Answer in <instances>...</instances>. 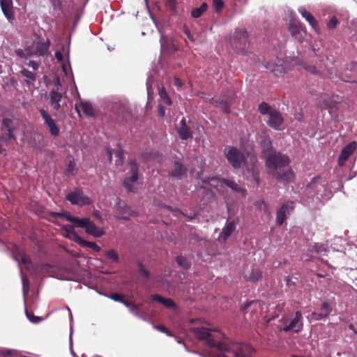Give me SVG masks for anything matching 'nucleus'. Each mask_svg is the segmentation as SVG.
<instances>
[{
  "label": "nucleus",
  "mask_w": 357,
  "mask_h": 357,
  "mask_svg": "<svg viewBox=\"0 0 357 357\" xmlns=\"http://www.w3.org/2000/svg\"><path fill=\"white\" fill-rule=\"evenodd\" d=\"M194 333L197 339L204 340L208 347L215 349L216 357H249L253 351L250 345L232 342L218 330L197 328Z\"/></svg>",
  "instance_id": "f257e3e1"
},
{
  "label": "nucleus",
  "mask_w": 357,
  "mask_h": 357,
  "mask_svg": "<svg viewBox=\"0 0 357 357\" xmlns=\"http://www.w3.org/2000/svg\"><path fill=\"white\" fill-rule=\"evenodd\" d=\"M262 153L266 159V165L268 169V173L275 174L279 181H291L294 179V174L288 167L290 160L288 156L277 153L272 150L270 139L265 137L260 141Z\"/></svg>",
  "instance_id": "f03ea898"
},
{
  "label": "nucleus",
  "mask_w": 357,
  "mask_h": 357,
  "mask_svg": "<svg viewBox=\"0 0 357 357\" xmlns=\"http://www.w3.org/2000/svg\"><path fill=\"white\" fill-rule=\"evenodd\" d=\"M225 155L229 163L235 169H238L243 163L245 164V177L259 183V176L256 166L257 160L255 153H249L245 157L244 153H241L236 148L228 146L225 149Z\"/></svg>",
  "instance_id": "7ed1b4c3"
},
{
  "label": "nucleus",
  "mask_w": 357,
  "mask_h": 357,
  "mask_svg": "<svg viewBox=\"0 0 357 357\" xmlns=\"http://www.w3.org/2000/svg\"><path fill=\"white\" fill-rule=\"evenodd\" d=\"M248 41V33L243 29L235 30L230 35L229 43L235 49H243L246 46Z\"/></svg>",
  "instance_id": "20e7f679"
},
{
  "label": "nucleus",
  "mask_w": 357,
  "mask_h": 357,
  "mask_svg": "<svg viewBox=\"0 0 357 357\" xmlns=\"http://www.w3.org/2000/svg\"><path fill=\"white\" fill-rule=\"evenodd\" d=\"M129 165L130 175L124 178L123 185L127 190L134 192L135 189L134 185L137 183L138 181V165L135 160H130Z\"/></svg>",
  "instance_id": "39448f33"
},
{
  "label": "nucleus",
  "mask_w": 357,
  "mask_h": 357,
  "mask_svg": "<svg viewBox=\"0 0 357 357\" xmlns=\"http://www.w3.org/2000/svg\"><path fill=\"white\" fill-rule=\"evenodd\" d=\"M66 199L73 204L78 206L89 205L92 200L86 196L84 192L78 189H75L66 195Z\"/></svg>",
  "instance_id": "423d86ee"
},
{
  "label": "nucleus",
  "mask_w": 357,
  "mask_h": 357,
  "mask_svg": "<svg viewBox=\"0 0 357 357\" xmlns=\"http://www.w3.org/2000/svg\"><path fill=\"white\" fill-rule=\"evenodd\" d=\"M289 29L291 33V36L297 40L298 42H303L304 39V35L306 31L305 28L302 26L300 21L297 19H292L290 20Z\"/></svg>",
  "instance_id": "0eeeda50"
},
{
  "label": "nucleus",
  "mask_w": 357,
  "mask_h": 357,
  "mask_svg": "<svg viewBox=\"0 0 357 357\" xmlns=\"http://www.w3.org/2000/svg\"><path fill=\"white\" fill-rule=\"evenodd\" d=\"M82 226H79L78 228L85 229L86 232L88 234L92 235L94 237H101L105 232L103 229L99 228L89 219L87 218H82Z\"/></svg>",
  "instance_id": "6e6552de"
},
{
  "label": "nucleus",
  "mask_w": 357,
  "mask_h": 357,
  "mask_svg": "<svg viewBox=\"0 0 357 357\" xmlns=\"http://www.w3.org/2000/svg\"><path fill=\"white\" fill-rule=\"evenodd\" d=\"M303 328L302 314L299 311L296 312L292 319H289V323L284 328V331L299 332Z\"/></svg>",
  "instance_id": "1a4fd4ad"
},
{
  "label": "nucleus",
  "mask_w": 357,
  "mask_h": 357,
  "mask_svg": "<svg viewBox=\"0 0 357 357\" xmlns=\"http://www.w3.org/2000/svg\"><path fill=\"white\" fill-rule=\"evenodd\" d=\"M45 124L47 126L51 135L57 137L59 135V128L55 121L50 116V114L43 109L39 110Z\"/></svg>",
  "instance_id": "9d476101"
},
{
  "label": "nucleus",
  "mask_w": 357,
  "mask_h": 357,
  "mask_svg": "<svg viewBox=\"0 0 357 357\" xmlns=\"http://www.w3.org/2000/svg\"><path fill=\"white\" fill-rule=\"evenodd\" d=\"M115 211L118 214L116 215L117 219L128 220L135 214L134 211L129 206L121 205L120 202L116 204Z\"/></svg>",
  "instance_id": "9b49d317"
},
{
  "label": "nucleus",
  "mask_w": 357,
  "mask_h": 357,
  "mask_svg": "<svg viewBox=\"0 0 357 357\" xmlns=\"http://www.w3.org/2000/svg\"><path fill=\"white\" fill-rule=\"evenodd\" d=\"M356 149V143L355 142L349 143L342 149L338 159V164L340 166H343L344 165L347 160L352 154Z\"/></svg>",
  "instance_id": "f8f14e48"
},
{
  "label": "nucleus",
  "mask_w": 357,
  "mask_h": 357,
  "mask_svg": "<svg viewBox=\"0 0 357 357\" xmlns=\"http://www.w3.org/2000/svg\"><path fill=\"white\" fill-rule=\"evenodd\" d=\"M282 122L283 119L278 112L274 110L273 112H270V115L267 120V124L270 127L275 130H279Z\"/></svg>",
  "instance_id": "ddd939ff"
},
{
  "label": "nucleus",
  "mask_w": 357,
  "mask_h": 357,
  "mask_svg": "<svg viewBox=\"0 0 357 357\" xmlns=\"http://www.w3.org/2000/svg\"><path fill=\"white\" fill-rule=\"evenodd\" d=\"M61 234L71 240L77 243H79L81 240V237L76 233V231L74 229V227L71 225H63L61 229Z\"/></svg>",
  "instance_id": "4468645a"
},
{
  "label": "nucleus",
  "mask_w": 357,
  "mask_h": 357,
  "mask_svg": "<svg viewBox=\"0 0 357 357\" xmlns=\"http://www.w3.org/2000/svg\"><path fill=\"white\" fill-rule=\"evenodd\" d=\"M298 12L302 17L308 22L315 32L319 33L320 31L317 21L310 12H308L304 7H300L298 8Z\"/></svg>",
  "instance_id": "2eb2a0df"
},
{
  "label": "nucleus",
  "mask_w": 357,
  "mask_h": 357,
  "mask_svg": "<svg viewBox=\"0 0 357 357\" xmlns=\"http://www.w3.org/2000/svg\"><path fill=\"white\" fill-rule=\"evenodd\" d=\"M215 181H216V179H215V178H211V182H213ZM217 181L220 182L221 183H225L227 187L231 188L232 190H234L236 192L241 193L243 196H245L246 195V190L244 188L240 186L239 184H238L237 183H236L234 181L228 180V179H223V178H221V179L217 178Z\"/></svg>",
  "instance_id": "dca6fc26"
},
{
  "label": "nucleus",
  "mask_w": 357,
  "mask_h": 357,
  "mask_svg": "<svg viewBox=\"0 0 357 357\" xmlns=\"http://www.w3.org/2000/svg\"><path fill=\"white\" fill-rule=\"evenodd\" d=\"M3 13L8 20L14 19L13 0H0Z\"/></svg>",
  "instance_id": "f3484780"
},
{
  "label": "nucleus",
  "mask_w": 357,
  "mask_h": 357,
  "mask_svg": "<svg viewBox=\"0 0 357 357\" xmlns=\"http://www.w3.org/2000/svg\"><path fill=\"white\" fill-rule=\"evenodd\" d=\"M62 94L56 90H52L50 92V105L55 111H59L61 107Z\"/></svg>",
  "instance_id": "a211bd4d"
},
{
  "label": "nucleus",
  "mask_w": 357,
  "mask_h": 357,
  "mask_svg": "<svg viewBox=\"0 0 357 357\" xmlns=\"http://www.w3.org/2000/svg\"><path fill=\"white\" fill-rule=\"evenodd\" d=\"M265 67L272 71L275 75L279 76L284 73V61L280 59H277V63H267Z\"/></svg>",
  "instance_id": "6ab92c4d"
},
{
  "label": "nucleus",
  "mask_w": 357,
  "mask_h": 357,
  "mask_svg": "<svg viewBox=\"0 0 357 357\" xmlns=\"http://www.w3.org/2000/svg\"><path fill=\"white\" fill-rule=\"evenodd\" d=\"M332 311L331 306L326 302L322 303L321 307V312H313L312 314V318L315 320H321L329 315Z\"/></svg>",
  "instance_id": "aec40b11"
},
{
  "label": "nucleus",
  "mask_w": 357,
  "mask_h": 357,
  "mask_svg": "<svg viewBox=\"0 0 357 357\" xmlns=\"http://www.w3.org/2000/svg\"><path fill=\"white\" fill-rule=\"evenodd\" d=\"M50 44L51 43L48 39L44 42H38L36 45V53L40 56H47L50 54Z\"/></svg>",
  "instance_id": "412c9836"
},
{
  "label": "nucleus",
  "mask_w": 357,
  "mask_h": 357,
  "mask_svg": "<svg viewBox=\"0 0 357 357\" xmlns=\"http://www.w3.org/2000/svg\"><path fill=\"white\" fill-rule=\"evenodd\" d=\"M235 229V225L233 222H228L222 229V232L219 235V239L225 241L231 234Z\"/></svg>",
  "instance_id": "4be33fe9"
},
{
  "label": "nucleus",
  "mask_w": 357,
  "mask_h": 357,
  "mask_svg": "<svg viewBox=\"0 0 357 357\" xmlns=\"http://www.w3.org/2000/svg\"><path fill=\"white\" fill-rule=\"evenodd\" d=\"M325 185V181H323L320 176L314 177L310 183L307 185V188L315 190L317 191L320 190V188H324Z\"/></svg>",
  "instance_id": "5701e85b"
},
{
  "label": "nucleus",
  "mask_w": 357,
  "mask_h": 357,
  "mask_svg": "<svg viewBox=\"0 0 357 357\" xmlns=\"http://www.w3.org/2000/svg\"><path fill=\"white\" fill-rule=\"evenodd\" d=\"M20 73L23 77H24L27 79L26 80V82L28 84H30L29 80L31 82H33L37 79V77H38L37 73L36 72L31 71L24 67L21 68Z\"/></svg>",
  "instance_id": "b1692460"
},
{
  "label": "nucleus",
  "mask_w": 357,
  "mask_h": 357,
  "mask_svg": "<svg viewBox=\"0 0 357 357\" xmlns=\"http://www.w3.org/2000/svg\"><path fill=\"white\" fill-rule=\"evenodd\" d=\"M57 215L64 217L67 220L73 223L74 226L76 227H79V226H82V223H84L83 221L82 220V218L73 216L68 213H58Z\"/></svg>",
  "instance_id": "393cba45"
},
{
  "label": "nucleus",
  "mask_w": 357,
  "mask_h": 357,
  "mask_svg": "<svg viewBox=\"0 0 357 357\" xmlns=\"http://www.w3.org/2000/svg\"><path fill=\"white\" fill-rule=\"evenodd\" d=\"M262 275L261 271L258 268H253L252 269L251 272L250 273H246L245 275V277L251 282H256L259 278H261Z\"/></svg>",
  "instance_id": "a878e982"
},
{
  "label": "nucleus",
  "mask_w": 357,
  "mask_h": 357,
  "mask_svg": "<svg viewBox=\"0 0 357 357\" xmlns=\"http://www.w3.org/2000/svg\"><path fill=\"white\" fill-rule=\"evenodd\" d=\"M177 132L181 139L183 140L191 139L192 137V132L188 126H181L178 129Z\"/></svg>",
  "instance_id": "bb28decb"
},
{
  "label": "nucleus",
  "mask_w": 357,
  "mask_h": 357,
  "mask_svg": "<svg viewBox=\"0 0 357 357\" xmlns=\"http://www.w3.org/2000/svg\"><path fill=\"white\" fill-rule=\"evenodd\" d=\"M185 171V169L183 168L182 164L178 161H176L174 162V169L172 172V176L174 177H180L184 174Z\"/></svg>",
  "instance_id": "cd10ccee"
},
{
  "label": "nucleus",
  "mask_w": 357,
  "mask_h": 357,
  "mask_svg": "<svg viewBox=\"0 0 357 357\" xmlns=\"http://www.w3.org/2000/svg\"><path fill=\"white\" fill-rule=\"evenodd\" d=\"M152 298L155 301H157L158 302L160 303L161 304L164 305L165 306H166L167 307H172L174 306V303L170 298H165L158 295H153Z\"/></svg>",
  "instance_id": "c85d7f7f"
},
{
  "label": "nucleus",
  "mask_w": 357,
  "mask_h": 357,
  "mask_svg": "<svg viewBox=\"0 0 357 357\" xmlns=\"http://www.w3.org/2000/svg\"><path fill=\"white\" fill-rule=\"evenodd\" d=\"M207 3H203L200 6V7L194 8L191 12V15L194 18H197L200 17L207 10Z\"/></svg>",
  "instance_id": "c756f323"
},
{
  "label": "nucleus",
  "mask_w": 357,
  "mask_h": 357,
  "mask_svg": "<svg viewBox=\"0 0 357 357\" xmlns=\"http://www.w3.org/2000/svg\"><path fill=\"white\" fill-rule=\"evenodd\" d=\"M16 55L21 59H28L33 56V52L27 49H18L15 50Z\"/></svg>",
  "instance_id": "7c9ffc66"
},
{
  "label": "nucleus",
  "mask_w": 357,
  "mask_h": 357,
  "mask_svg": "<svg viewBox=\"0 0 357 357\" xmlns=\"http://www.w3.org/2000/svg\"><path fill=\"white\" fill-rule=\"evenodd\" d=\"M79 244L83 247L90 248L93 249V250H95L96 252H99L100 250V247L96 243L87 241L82 238H81Z\"/></svg>",
  "instance_id": "2f4dec72"
},
{
  "label": "nucleus",
  "mask_w": 357,
  "mask_h": 357,
  "mask_svg": "<svg viewBox=\"0 0 357 357\" xmlns=\"http://www.w3.org/2000/svg\"><path fill=\"white\" fill-rule=\"evenodd\" d=\"M258 109L259 112L261 114H268L270 115V112H273L274 109H273L266 102H261L258 107Z\"/></svg>",
  "instance_id": "473e14b6"
},
{
  "label": "nucleus",
  "mask_w": 357,
  "mask_h": 357,
  "mask_svg": "<svg viewBox=\"0 0 357 357\" xmlns=\"http://www.w3.org/2000/svg\"><path fill=\"white\" fill-rule=\"evenodd\" d=\"M287 206H281L280 208L277 213V222L279 225H281L283 224L286 219V215H284L283 210L286 208Z\"/></svg>",
  "instance_id": "72a5a7b5"
},
{
  "label": "nucleus",
  "mask_w": 357,
  "mask_h": 357,
  "mask_svg": "<svg viewBox=\"0 0 357 357\" xmlns=\"http://www.w3.org/2000/svg\"><path fill=\"white\" fill-rule=\"evenodd\" d=\"M82 107L84 112L89 116H92L94 114L93 108L88 102H82Z\"/></svg>",
  "instance_id": "f704fd0d"
},
{
  "label": "nucleus",
  "mask_w": 357,
  "mask_h": 357,
  "mask_svg": "<svg viewBox=\"0 0 357 357\" xmlns=\"http://www.w3.org/2000/svg\"><path fill=\"white\" fill-rule=\"evenodd\" d=\"M22 262L24 264V267L28 270L31 271L32 268V264L30 259L25 255H22L21 256Z\"/></svg>",
  "instance_id": "c9c22d12"
},
{
  "label": "nucleus",
  "mask_w": 357,
  "mask_h": 357,
  "mask_svg": "<svg viewBox=\"0 0 357 357\" xmlns=\"http://www.w3.org/2000/svg\"><path fill=\"white\" fill-rule=\"evenodd\" d=\"M3 125L4 126V127L7 129V130L8 132V137L11 138L12 137V132H13L12 121L8 119H3Z\"/></svg>",
  "instance_id": "e433bc0d"
},
{
  "label": "nucleus",
  "mask_w": 357,
  "mask_h": 357,
  "mask_svg": "<svg viewBox=\"0 0 357 357\" xmlns=\"http://www.w3.org/2000/svg\"><path fill=\"white\" fill-rule=\"evenodd\" d=\"M282 206H287L286 208L283 210L284 215H286V216L287 215H289L294 208V202H287L284 203Z\"/></svg>",
  "instance_id": "4c0bfd02"
},
{
  "label": "nucleus",
  "mask_w": 357,
  "mask_h": 357,
  "mask_svg": "<svg viewBox=\"0 0 357 357\" xmlns=\"http://www.w3.org/2000/svg\"><path fill=\"white\" fill-rule=\"evenodd\" d=\"M213 103H215V105L220 107L224 109V112L225 113H229V109L228 107V103L226 100H222L221 101L218 102L217 100H213Z\"/></svg>",
  "instance_id": "58836bf2"
},
{
  "label": "nucleus",
  "mask_w": 357,
  "mask_h": 357,
  "mask_svg": "<svg viewBox=\"0 0 357 357\" xmlns=\"http://www.w3.org/2000/svg\"><path fill=\"white\" fill-rule=\"evenodd\" d=\"M161 36H160V46H161V50H164L165 49H167L168 47V43H169V38L165 36L162 33H161Z\"/></svg>",
  "instance_id": "ea45409f"
},
{
  "label": "nucleus",
  "mask_w": 357,
  "mask_h": 357,
  "mask_svg": "<svg viewBox=\"0 0 357 357\" xmlns=\"http://www.w3.org/2000/svg\"><path fill=\"white\" fill-rule=\"evenodd\" d=\"M123 303L129 307L130 309V312L135 314V315H137L138 314V312H139V306L137 305H135V304H130L127 302H123Z\"/></svg>",
  "instance_id": "a19ab883"
},
{
  "label": "nucleus",
  "mask_w": 357,
  "mask_h": 357,
  "mask_svg": "<svg viewBox=\"0 0 357 357\" xmlns=\"http://www.w3.org/2000/svg\"><path fill=\"white\" fill-rule=\"evenodd\" d=\"M176 262L180 266L184 268H187L189 267V264L187 262L186 259L182 256H178L176 257Z\"/></svg>",
  "instance_id": "79ce46f5"
},
{
  "label": "nucleus",
  "mask_w": 357,
  "mask_h": 357,
  "mask_svg": "<svg viewBox=\"0 0 357 357\" xmlns=\"http://www.w3.org/2000/svg\"><path fill=\"white\" fill-rule=\"evenodd\" d=\"M159 93H160V98L165 100V103H167L169 105H170L172 104L171 98H169V96L167 95V92L164 89L160 90Z\"/></svg>",
  "instance_id": "37998d69"
},
{
  "label": "nucleus",
  "mask_w": 357,
  "mask_h": 357,
  "mask_svg": "<svg viewBox=\"0 0 357 357\" xmlns=\"http://www.w3.org/2000/svg\"><path fill=\"white\" fill-rule=\"evenodd\" d=\"M213 6L215 11H220L223 8L224 2L222 0H213Z\"/></svg>",
  "instance_id": "c03bdc74"
},
{
  "label": "nucleus",
  "mask_w": 357,
  "mask_h": 357,
  "mask_svg": "<svg viewBox=\"0 0 357 357\" xmlns=\"http://www.w3.org/2000/svg\"><path fill=\"white\" fill-rule=\"evenodd\" d=\"M22 282L23 294H24V296H25V294L29 291V280L27 278H26L25 277H24L22 275Z\"/></svg>",
  "instance_id": "a18cd8bd"
},
{
  "label": "nucleus",
  "mask_w": 357,
  "mask_h": 357,
  "mask_svg": "<svg viewBox=\"0 0 357 357\" xmlns=\"http://www.w3.org/2000/svg\"><path fill=\"white\" fill-rule=\"evenodd\" d=\"M289 323V318L287 316L282 317L279 320V328L282 331H284V328Z\"/></svg>",
  "instance_id": "49530a36"
},
{
  "label": "nucleus",
  "mask_w": 357,
  "mask_h": 357,
  "mask_svg": "<svg viewBox=\"0 0 357 357\" xmlns=\"http://www.w3.org/2000/svg\"><path fill=\"white\" fill-rule=\"evenodd\" d=\"M26 315L27 318L29 319V320L32 323L36 324L41 321V319L39 317L32 315L27 311H26Z\"/></svg>",
  "instance_id": "de8ad7c7"
},
{
  "label": "nucleus",
  "mask_w": 357,
  "mask_h": 357,
  "mask_svg": "<svg viewBox=\"0 0 357 357\" xmlns=\"http://www.w3.org/2000/svg\"><path fill=\"white\" fill-rule=\"evenodd\" d=\"M107 257L114 261H117L119 259L118 254L113 250H110L107 252Z\"/></svg>",
  "instance_id": "09e8293b"
},
{
  "label": "nucleus",
  "mask_w": 357,
  "mask_h": 357,
  "mask_svg": "<svg viewBox=\"0 0 357 357\" xmlns=\"http://www.w3.org/2000/svg\"><path fill=\"white\" fill-rule=\"evenodd\" d=\"M337 20L336 17H332L330 21L327 24V26L328 29H333L335 28L337 24Z\"/></svg>",
  "instance_id": "8fccbe9b"
},
{
  "label": "nucleus",
  "mask_w": 357,
  "mask_h": 357,
  "mask_svg": "<svg viewBox=\"0 0 357 357\" xmlns=\"http://www.w3.org/2000/svg\"><path fill=\"white\" fill-rule=\"evenodd\" d=\"M26 65L31 68L34 72L37 71L39 68L38 63L35 61H29Z\"/></svg>",
  "instance_id": "3c124183"
},
{
  "label": "nucleus",
  "mask_w": 357,
  "mask_h": 357,
  "mask_svg": "<svg viewBox=\"0 0 357 357\" xmlns=\"http://www.w3.org/2000/svg\"><path fill=\"white\" fill-rule=\"evenodd\" d=\"M304 68L307 71H308V72H310V73H311L312 74L317 73L319 71V70H317V67L314 66H305Z\"/></svg>",
  "instance_id": "603ef678"
},
{
  "label": "nucleus",
  "mask_w": 357,
  "mask_h": 357,
  "mask_svg": "<svg viewBox=\"0 0 357 357\" xmlns=\"http://www.w3.org/2000/svg\"><path fill=\"white\" fill-rule=\"evenodd\" d=\"M154 328L162 333H166L169 336H172L171 333L169 331H168L167 329L164 326H161V325L155 326Z\"/></svg>",
  "instance_id": "864d4df0"
},
{
  "label": "nucleus",
  "mask_w": 357,
  "mask_h": 357,
  "mask_svg": "<svg viewBox=\"0 0 357 357\" xmlns=\"http://www.w3.org/2000/svg\"><path fill=\"white\" fill-rule=\"evenodd\" d=\"M110 298H112V300L115 301H119V302H122L123 303L124 301L122 300V296L119 294H113L110 296Z\"/></svg>",
  "instance_id": "5fc2aeb1"
},
{
  "label": "nucleus",
  "mask_w": 357,
  "mask_h": 357,
  "mask_svg": "<svg viewBox=\"0 0 357 357\" xmlns=\"http://www.w3.org/2000/svg\"><path fill=\"white\" fill-rule=\"evenodd\" d=\"M174 84L178 89H181L183 86V83H182L181 80L179 78L176 77L174 78Z\"/></svg>",
  "instance_id": "6e6d98bb"
},
{
  "label": "nucleus",
  "mask_w": 357,
  "mask_h": 357,
  "mask_svg": "<svg viewBox=\"0 0 357 357\" xmlns=\"http://www.w3.org/2000/svg\"><path fill=\"white\" fill-rule=\"evenodd\" d=\"M139 271L142 274H143L144 276H146V277H147V278H148V277H149V271H146V270L144 268V266H142V264H140V265H139Z\"/></svg>",
  "instance_id": "4d7b16f0"
},
{
  "label": "nucleus",
  "mask_w": 357,
  "mask_h": 357,
  "mask_svg": "<svg viewBox=\"0 0 357 357\" xmlns=\"http://www.w3.org/2000/svg\"><path fill=\"white\" fill-rule=\"evenodd\" d=\"M116 156L118 158V160H116V164H120L121 165L122 164V152L121 151H116Z\"/></svg>",
  "instance_id": "13d9d810"
},
{
  "label": "nucleus",
  "mask_w": 357,
  "mask_h": 357,
  "mask_svg": "<svg viewBox=\"0 0 357 357\" xmlns=\"http://www.w3.org/2000/svg\"><path fill=\"white\" fill-rule=\"evenodd\" d=\"M158 114L161 117H164L165 114V109L161 105H158Z\"/></svg>",
  "instance_id": "bf43d9fd"
},
{
  "label": "nucleus",
  "mask_w": 357,
  "mask_h": 357,
  "mask_svg": "<svg viewBox=\"0 0 357 357\" xmlns=\"http://www.w3.org/2000/svg\"><path fill=\"white\" fill-rule=\"evenodd\" d=\"M55 57L59 62H61L63 61V55L60 51H56L55 52Z\"/></svg>",
  "instance_id": "052dcab7"
},
{
  "label": "nucleus",
  "mask_w": 357,
  "mask_h": 357,
  "mask_svg": "<svg viewBox=\"0 0 357 357\" xmlns=\"http://www.w3.org/2000/svg\"><path fill=\"white\" fill-rule=\"evenodd\" d=\"M185 33L186 34L188 38L193 42V37L187 27L185 28Z\"/></svg>",
  "instance_id": "680f3d73"
},
{
  "label": "nucleus",
  "mask_w": 357,
  "mask_h": 357,
  "mask_svg": "<svg viewBox=\"0 0 357 357\" xmlns=\"http://www.w3.org/2000/svg\"><path fill=\"white\" fill-rule=\"evenodd\" d=\"M66 251L70 255H72L73 257H75V258H78L79 257V253L77 251H69V250H67Z\"/></svg>",
  "instance_id": "e2e57ef3"
},
{
  "label": "nucleus",
  "mask_w": 357,
  "mask_h": 357,
  "mask_svg": "<svg viewBox=\"0 0 357 357\" xmlns=\"http://www.w3.org/2000/svg\"><path fill=\"white\" fill-rule=\"evenodd\" d=\"M254 302L253 301H251V302H246L245 303L242 307H241V310L243 311L245 309H246L248 307H249L250 305L253 304Z\"/></svg>",
  "instance_id": "0e129e2a"
},
{
  "label": "nucleus",
  "mask_w": 357,
  "mask_h": 357,
  "mask_svg": "<svg viewBox=\"0 0 357 357\" xmlns=\"http://www.w3.org/2000/svg\"><path fill=\"white\" fill-rule=\"evenodd\" d=\"M73 171V163L72 162H70L66 169V172L68 173H72Z\"/></svg>",
  "instance_id": "69168bd1"
},
{
  "label": "nucleus",
  "mask_w": 357,
  "mask_h": 357,
  "mask_svg": "<svg viewBox=\"0 0 357 357\" xmlns=\"http://www.w3.org/2000/svg\"><path fill=\"white\" fill-rule=\"evenodd\" d=\"M13 351H14L13 350H6V349H3V350H1V354H2L3 355H8V354H13Z\"/></svg>",
  "instance_id": "338daca9"
},
{
  "label": "nucleus",
  "mask_w": 357,
  "mask_h": 357,
  "mask_svg": "<svg viewBox=\"0 0 357 357\" xmlns=\"http://www.w3.org/2000/svg\"><path fill=\"white\" fill-rule=\"evenodd\" d=\"M93 215H94V217H95L96 219L100 220H102L101 216H100V213H99V212H98V211H94V212H93Z\"/></svg>",
  "instance_id": "774afa93"
}]
</instances>
